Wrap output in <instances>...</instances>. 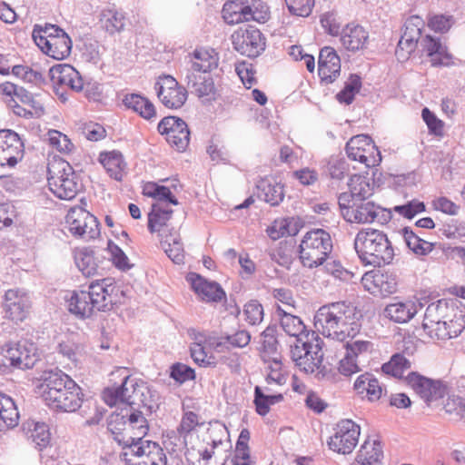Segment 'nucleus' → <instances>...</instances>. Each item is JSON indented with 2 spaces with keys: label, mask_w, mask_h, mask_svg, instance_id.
I'll list each match as a JSON object with an SVG mask.
<instances>
[{
  "label": "nucleus",
  "mask_w": 465,
  "mask_h": 465,
  "mask_svg": "<svg viewBox=\"0 0 465 465\" xmlns=\"http://www.w3.org/2000/svg\"><path fill=\"white\" fill-rule=\"evenodd\" d=\"M361 314L350 302H336L321 306L314 315V327L324 337L344 341L361 329Z\"/></svg>",
  "instance_id": "1"
},
{
  "label": "nucleus",
  "mask_w": 465,
  "mask_h": 465,
  "mask_svg": "<svg viewBox=\"0 0 465 465\" xmlns=\"http://www.w3.org/2000/svg\"><path fill=\"white\" fill-rule=\"evenodd\" d=\"M118 289L112 278L89 284L88 290H74L65 297L68 310L81 319L91 317L95 311L110 310L116 302Z\"/></svg>",
  "instance_id": "2"
},
{
  "label": "nucleus",
  "mask_w": 465,
  "mask_h": 465,
  "mask_svg": "<svg viewBox=\"0 0 465 465\" xmlns=\"http://www.w3.org/2000/svg\"><path fill=\"white\" fill-rule=\"evenodd\" d=\"M39 389L44 401L52 409L73 412L82 406L81 388L62 371H45Z\"/></svg>",
  "instance_id": "3"
},
{
  "label": "nucleus",
  "mask_w": 465,
  "mask_h": 465,
  "mask_svg": "<svg viewBox=\"0 0 465 465\" xmlns=\"http://www.w3.org/2000/svg\"><path fill=\"white\" fill-rule=\"evenodd\" d=\"M354 249L364 265L381 267L391 264L395 252L388 235L381 230H360L354 239Z\"/></svg>",
  "instance_id": "4"
},
{
  "label": "nucleus",
  "mask_w": 465,
  "mask_h": 465,
  "mask_svg": "<svg viewBox=\"0 0 465 465\" xmlns=\"http://www.w3.org/2000/svg\"><path fill=\"white\" fill-rule=\"evenodd\" d=\"M40 360L36 344L29 340L8 342L0 348V375L32 369Z\"/></svg>",
  "instance_id": "5"
},
{
  "label": "nucleus",
  "mask_w": 465,
  "mask_h": 465,
  "mask_svg": "<svg viewBox=\"0 0 465 465\" xmlns=\"http://www.w3.org/2000/svg\"><path fill=\"white\" fill-rule=\"evenodd\" d=\"M47 181L51 192L63 200L74 198L82 189L73 167L64 160H54L48 163Z\"/></svg>",
  "instance_id": "6"
},
{
  "label": "nucleus",
  "mask_w": 465,
  "mask_h": 465,
  "mask_svg": "<svg viewBox=\"0 0 465 465\" xmlns=\"http://www.w3.org/2000/svg\"><path fill=\"white\" fill-rule=\"evenodd\" d=\"M322 340L312 333V339L306 335V341L296 339L293 345H291V358L295 365L305 373H322L323 371L322 361Z\"/></svg>",
  "instance_id": "7"
},
{
  "label": "nucleus",
  "mask_w": 465,
  "mask_h": 465,
  "mask_svg": "<svg viewBox=\"0 0 465 465\" xmlns=\"http://www.w3.org/2000/svg\"><path fill=\"white\" fill-rule=\"evenodd\" d=\"M299 248L303 266L314 268L326 261L332 250V241L329 232L315 229L305 233Z\"/></svg>",
  "instance_id": "8"
},
{
  "label": "nucleus",
  "mask_w": 465,
  "mask_h": 465,
  "mask_svg": "<svg viewBox=\"0 0 465 465\" xmlns=\"http://www.w3.org/2000/svg\"><path fill=\"white\" fill-rule=\"evenodd\" d=\"M391 219V211L376 205L372 201L353 202L352 209L345 211V221L356 223H371L377 222L387 223Z\"/></svg>",
  "instance_id": "9"
},
{
  "label": "nucleus",
  "mask_w": 465,
  "mask_h": 465,
  "mask_svg": "<svg viewBox=\"0 0 465 465\" xmlns=\"http://www.w3.org/2000/svg\"><path fill=\"white\" fill-rule=\"evenodd\" d=\"M345 149L350 159L358 161L369 168L378 165L381 161V152L371 138L366 134L351 137Z\"/></svg>",
  "instance_id": "10"
},
{
  "label": "nucleus",
  "mask_w": 465,
  "mask_h": 465,
  "mask_svg": "<svg viewBox=\"0 0 465 465\" xmlns=\"http://www.w3.org/2000/svg\"><path fill=\"white\" fill-rule=\"evenodd\" d=\"M65 221L69 232L84 241L95 239L100 234L96 217L81 207L72 208L68 212Z\"/></svg>",
  "instance_id": "11"
},
{
  "label": "nucleus",
  "mask_w": 465,
  "mask_h": 465,
  "mask_svg": "<svg viewBox=\"0 0 465 465\" xmlns=\"http://www.w3.org/2000/svg\"><path fill=\"white\" fill-rule=\"evenodd\" d=\"M32 307L31 297L22 289H9L4 296L3 308L5 317L15 323L24 322Z\"/></svg>",
  "instance_id": "12"
},
{
  "label": "nucleus",
  "mask_w": 465,
  "mask_h": 465,
  "mask_svg": "<svg viewBox=\"0 0 465 465\" xmlns=\"http://www.w3.org/2000/svg\"><path fill=\"white\" fill-rule=\"evenodd\" d=\"M360 433L358 424L351 420H343L337 424L335 433L330 438L328 445L333 451L349 454L356 447Z\"/></svg>",
  "instance_id": "13"
},
{
  "label": "nucleus",
  "mask_w": 465,
  "mask_h": 465,
  "mask_svg": "<svg viewBox=\"0 0 465 465\" xmlns=\"http://www.w3.org/2000/svg\"><path fill=\"white\" fill-rule=\"evenodd\" d=\"M158 131L166 136L168 143L179 152H183L190 142L187 124L176 116H167L158 124Z\"/></svg>",
  "instance_id": "14"
},
{
  "label": "nucleus",
  "mask_w": 465,
  "mask_h": 465,
  "mask_svg": "<svg viewBox=\"0 0 465 465\" xmlns=\"http://www.w3.org/2000/svg\"><path fill=\"white\" fill-rule=\"evenodd\" d=\"M125 456L136 459L134 465H166V456L161 446L149 440L131 444L124 451Z\"/></svg>",
  "instance_id": "15"
},
{
  "label": "nucleus",
  "mask_w": 465,
  "mask_h": 465,
  "mask_svg": "<svg viewBox=\"0 0 465 465\" xmlns=\"http://www.w3.org/2000/svg\"><path fill=\"white\" fill-rule=\"evenodd\" d=\"M423 26L424 22L418 15H412L405 22L403 34L395 51V55L400 62L408 60L411 54L415 51L422 38Z\"/></svg>",
  "instance_id": "16"
},
{
  "label": "nucleus",
  "mask_w": 465,
  "mask_h": 465,
  "mask_svg": "<svg viewBox=\"0 0 465 465\" xmlns=\"http://www.w3.org/2000/svg\"><path fill=\"white\" fill-rule=\"evenodd\" d=\"M408 385L426 402L441 399L447 393L446 386L439 380H432L417 372H411L406 378Z\"/></svg>",
  "instance_id": "17"
},
{
  "label": "nucleus",
  "mask_w": 465,
  "mask_h": 465,
  "mask_svg": "<svg viewBox=\"0 0 465 465\" xmlns=\"http://www.w3.org/2000/svg\"><path fill=\"white\" fill-rule=\"evenodd\" d=\"M24 155V143L19 135L9 129L0 130V165L15 166Z\"/></svg>",
  "instance_id": "18"
},
{
  "label": "nucleus",
  "mask_w": 465,
  "mask_h": 465,
  "mask_svg": "<svg viewBox=\"0 0 465 465\" xmlns=\"http://www.w3.org/2000/svg\"><path fill=\"white\" fill-rule=\"evenodd\" d=\"M232 38L234 49L248 57L258 56L265 48V38L256 28L237 32Z\"/></svg>",
  "instance_id": "19"
},
{
  "label": "nucleus",
  "mask_w": 465,
  "mask_h": 465,
  "mask_svg": "<svg viewBox=\"0 0 465 465\" xmlns=\"http://www.w3.org/2000/svg\"><path fill=\"white\" fill-rule=\"evenodd\" d=\"M155 88L159 99L167 108L177 109L186 102L187 91L171 75L162 78L161 83H156Z\"/></svg>",
  "instance_id": "20"
},
{
  "label": "nucleus",
  "mask_w": 465,
  "mask_h": 465,
  "mask_svg": "<svg viewBox=\"0 0 465 465\" xmlns=\"http://www.w3.org/2000/svg\"><path fill=\"white\" fill-rule=\"evenodd\" d=\"M421 51L430 57L432 66H450L452 62V54L449 53L448 48L444 45L440 38L432 37L430 35L422 37L419 44Z\"/></svg>",
  "instance_id": "21"
},
{
  "label": "nucleus",
  "mask_w": 465,
  "mask_h": 465,
  "mask_svg": "<svg viewBox=\"0 0 465 465\" xmlns=\"http://www.w3.org/2000/svg\"><path fill=\"white\" fill-rule=\"evenodd\" d=\"M341 73V59L334 48L324 46L321 49L318 60V74L322 81L331 84Z\"/></svg>",
  "instance_id": "22"
},
{
  "label": "nucleus",
  "mask_w": 465,
  "mask_h": 465,
  "mask_svg": "<svg viewBox=\"0 0 465 465\" xmlns=\"http://www.w3.org/2000/svg\"><path fill=\"white\" fill-rule=\"evenodd\" d=\"M186 280L191 283L193 291L204 301L217 302L225 298V292L219 283L209 282L200 274L189 272Z\"/></svg>",
  "instance_id": "23"
},
{
  "label": "nucleus",
  "mask_w": 465,
  "mask_h": 465,
  "mask_svg": "<svg viewBox=\"0 0 465 465\" xmlns=\"http://www.w3.org/2000/svg\"><path fill=\"white\" fill-rule=\"evenodd\" d=\"M54 84L68 87L72 91L79 92L83 89L84 82L79 73L69 64L53 66L50 71Z\"/></svg>",
  "instance_id": "24"
},
{
  "label": "nucleus",
  "mask_w": 465,
  "mask_h": 465,
  "mask_svg": "<svg viewBox=\"0 0 465 465\" xmlns=\"http://www.w3.org/2000/svg\"><path fill=\"white\" fill-rule=\"evenodd\" d=\"M39 43L40 45L38 47L41 51L55 60L67 58L72 51V40L66 33L54 38H40Z\"/></svg>",
  "instance_id": "25"
},
{
  "label": "nucleus",
  "mask_w": 465,
  "mask_h": 465,
  "mask_svg": "<svg viewBox=\"0 0 465 465\" xmlns=\"http://www.w3.org/2000/svg\"><path fill=\"white\" fill-rule=\"evenodd\" d=\"M447 300H439L431 302L426 308L422 327L426 333L432 339L437 337V331L443 325L442 315L447 312Z\"/></svg>",
  "instance_id": "26"
},
{
  "label": "nucleus",
  "mask_w": 465,
  "mask_h": 465,
  "mask_svg": "<svg viewBox=\"0 0 465 465\" xmlns=\"http://www.w3.org/2000/svg\"><path fill=\"white\" fill-rule=\"evenodd\" d=\"M256 189L258 197L272 206L283 201V185L273 177L261 178L256 183Z\"/></svg>",
  "instance_id": "27"
},
{
  "label": "nucleus",
  "mask_w": 465,
  "mask_h": 465,
  "mask_svg": "<svg viewBox=\"0 0 465 465\" xmlns=\"http://www.w3.org/2000/svg\"><path fill=\"white\" fill-rule=\"evenodd\" d=\"M341 42L348 51L356 52L366 46L369 35L361 25L349 24L341 32Z\"/></svg>",
  "instance_id": "28"
},
{
  "label": "nucleus",
  "mask_w": 465,
  "mask_h": 465,
  "mask_svg": "<svg viewBox=\"0 0 465 465\" xmlns=\"http://www.w3.org/2000/svg\"><path fill=\"white\" fill-rule=\"evenodd\" d=\"M185 82L192 93L199 97H208V99H211L215 94L214 83L209 74L187 72Z\"/></svg>",
  "instance_id": "29"
},
{
  "label": "nucleus",
  "mask_w": 465,
  "mask_h": 465,
  "mask_svg": "<svg viewBox=\"0 0 465 465\" xmlns=\"http://www.w3.org/2000/svg\"><path fill=\"white\" fill-rule=\"evenodd\" d=\"M417 312V305L411 301L390 303L383 310L384 317L396 323L408 322Z\"/></svg>",
  "instance_id": "30"
},
{
  "label": "nucleus",
  "mask_w": 465,
  "mask_h": 465,
  "mask_svg": "<svg viewBox=\"0 0 465 465\" xmlns=\"http://www.w3.org/2000/svg\"><path fill=\"white\" fill-rule=\"evenodd\" d=\"M126 411L122 409L120 412H113L107 420V429L113 435L114 440L125 450L131 444V436L127 435L125 430Z\"/></svg>",
  "instance_id": "31"
},
{
  "label": "nucleus",
  "mask_w": 465,
  "mask_h": 465,
  "mask_svg": "<svg viewBox=\"0 0 465 465\" xmlns=\"http://www.w3.org/2000/svg\"><path fill=\"white\" fill-rule=\"evenodd\" d=\"M19 412L13 399L0 394V431L16 427L19 423Z\"/></svg>",
  "instance_id": "32"
},
{
  "label": "nucleus",
  "mask_w": 465,
  "mask_h": 465,
  "mask_svg": "<svg viewBox=\"0 0 465 465\" xmlns=\"http://www.w3.org/2000/svg\"><path fill=\"white\" fill-rule=\"evenodd\" d=\"M275 313L279 317L280 325L286 334L302 339L301 335L305 332L306 327L300 317L293 315L292 311H287L279 305Z\"/></svg>",
  "instance_id": "33"
},
{
  "label": "nucleus",
  "mask_w": 465,
  "mask_h": 465,
  "mask_svg": "<svg viewBox=\"0 0 465 465\" xmlns=\"http://www.w3.org/2000/svg\"><path fill=\"white\" fill-rule=\"evenodd\" d=\"M450 322H443L437 331V340H448L456 338L465 330V306L460 307L456 314L451 315Z\"/></svg>",
  "instance_id": "34"
},
{
  "label": "nucleus",
  "mask_w": 465,
  "mask_h": 465,
  "mask_svg": "<svg viewBox=\"0 0 465 465\" xmlns=\"http://www.w3.org/2000/svg\"><path fill=\"white\" fill-rule=\"evenodd\" d=\"M124 411H126V420L132 432V444L143 440L149 430L146 418L142 411L134 408H124Z\"/></svg>",
  "instance_id": "35"
},
{
  "label": "nucleus",
  "mask_w": 465,
  "mask_h": 465,
  "mask_svg": "<svg viewBox=\"0 0 465 465\" xmlns=\"http://www.w3.org/2000/svg\"><path fill=\"white\" fill-rule=\"evenodd\" d=\"M355 391L361 395H366L371 401L381 398L382 388L373 374L366 372L360 375L354 382Z\"/></svg>",
  "instance_id": "36"
},
{
  "label": "nucleus",
  "mask_w": 465,
  "mask_h": 465,
  "mask_svg": "<svg viewBox=\"0 0 465 465\" xmlns=\"http://www.w3.org/2000/svg\"><path fill=\"white\" fill-rule=\"evenodd\" d=\"M383 451L378 440H365L357 453L356 461L361 465H381Z\"/></svg>",
  "instance_id": "37"
},
{
  "label": "nucleus",
  "mask_w": 465,
  "mask_h": 465,
  "mask_svg": "<svg viewBox=\"0 0 465 465\" xmlns=\"http://www.w3.org/2000/svg\"><path fill=\"white\" fill-rule=\"evenodd\" d=\"M192 66L187 72L207 74L218 65V58L213 50L200 49L193 52Z\"/></svg>",
  "instance_id": "38"
},
{
  "label": "nucleus",
  "mask_w": 465,
  "mask_h": 465,
  "mask_svg": "<svg viewBox=\"0 0 465 465\" xmlns=\"http://www.w3.org/2000/svg\"><path fill=\"white\" fill-rule=\"evenodd\" d=\"M27 437L35 443V447L43 450L50 444L51 433L48 426L44 422H27L24 424Z\"/></svg>",
  "instance_id": "39"
},
{
  "label": "nucleus",
  "mask_w": 465,
  "mask_h": 465,
  "mask_svg": "<svg viewBox=\"0 0 465 465\" xmlns=\"http://www.w3.org/2000/svg\"><path fill=\"white\" fill-rule=\"evenodd\" d=\"M100 162L112 178L116 181L123 179L125 163L120 152L112 151L101 153Z\"/></svg>",
  "instance_id": "40"
},
{
  "label": "nucleus",
  "mask_w": 465,
  "mask_h": 465,
  "mask_svg": "<svg viewBox=\"0 0 465 465\" xmlns=\"http://www.w3.org/2000/svg\"><path fill=\"white\" fill-rule=\"evenodd\" d=\"M124 104L144 119L150 120L156 115L154 105L147 98L140 94H131L125 95Z\"/></svg>",
  "instance_id": "41"
},
{
  "label": "nucleus",
  "mask_w": 465,
  "mask_h": 465,
  "mask_svg": "<svg viewBox=\"0 0 465 465\" xmlns=\"http://www.w3.org/2000/svg\"><path fill=\"white\" fill-rule=\"evenodd\" d=\"M173 210L163 206L160 203L152 205V211L148 214V229L151 232H161L163 227L171 219Z\"/></svg>",
  "instance_id": "42"
},
{
  "label": "nucleus",
  "mask_w": 465,
  "mask_h": 465,
  "mask_svg": "<svg viewBox=\"0 0 465 465\" xmlns=\"http://www.w3.org/2000/svg\"><path fill=\"white\" fill-rule=\"evenodd\" d=\"M100 22L110 35L120 33L125 26V16L116 9H104L101 13Z\"/></svg>",
  "instance_id": "43"
},
{
  "label": "nucleus",
  "mask_w": 465,
  "mask_h": 465,
  "mask_svg": "<svg viewBox=\"0 0 465 465\" xmlns=\"http://www.w3.org/2000/svg\"><path fill=\"white\" fill-rule=\"evenodd\" d=\"M134 405L143 406L152 411L157 406L158 394L145 383H138L137 388L134 389Z\"/></svg>",
  "instance_id": "44"
},
{
  "label": "nucleus",
  "mask_w": 465,
  "mask_h": 465,
  "mask_svg": "<svg viewBox=\"0 0 465 465\" xmlns=\"http://www.w3.org/2000/svg\"><path fill=\"white\" fill-rule=\"evenodd\" d=\"M244 5L245 0H234L226 2L223 7V17L227 24H239L246 19Z\"/></svg>",
  "instance_id": "45"
},
{
  "label": "nucleus",
  "mask_w": 465,
  "mask_h": 465,
  "mask_svg": "<svg viewBox=\"0 0 465 465\" xmlns=\"http://www.w3.org/2000/svg\"><path fill=\"white\" fill-rule=\"evenodd\" d=\"M244 5L246 21H255L258 23H265L270 18V10L268 5L262 0H245Z\"/></svg>",
  "instance_id": "46"
},
{
  "label": "nucleus",
  "mask_w": 465,
  "mask_h": 465,
  "mask_svg": "<svg viewBox=\"0 0 465 465\" xmlns=\"http://www.w3.org/2000/svg\"><path fill=\"white\" fill-rule=\"evenodd\" d=\"M348 185L350 192L354 198H357V201L367 200L373 193V185L370 183L368 178L361 175H352Z\"/></svg>",
  "instance_id": "47"
},
{
  "label": "nucleus",
  "mask_w": 465,
  "mask_h": 465,
  "mask_svg": "<svg viewBox=\"0 0 465 465\" xmlns=\"http://www.w3.org/2000/svg\"><path fill=\"white\" fill-rule=\"evenodd\" d=\"M294 254V246L287 242H280L278 246L271 249L269 255L272 261L286 269H290Z\"/></svg>",
  "instance_id": "48"
},
{
  "label": "nucleus",
  "mask_w": 465,
  "mask_h": 465,
  "mask_svg": "<svg viewBox=\"0 0 465 465\" xmlns=\"http://www.w3.org/2000/svg\"><path fill=\"white\" fill-rule=\"evenodd\" d=\"M74 261L77 268L84 276L91 277L97 273L98 264L92 251L84 249L77 252Z\"/></svg>",
  "instance_id": "49"
},
{
  "label": "nucleus",
  "mask_w": 465,
  "mask_h": 465,
  "mask_svg": "<svg viewBox=\"0 0 465 465\" xmlns=\"http://www.w3.org/2000/svg\"><path fill=\"white\" fill-rule=\"evenodd\" d=\"M402 235L406 245L415 254L426 255L433 249V244L431 242L422 240L408 227L402 229Z\"/></svg>",
  "instance_id": "50"
},
{
  "label": "nucleus",
  "mask_w": 465,
  "mask_h": 465,
  "mask_svg": "<svg viewBox=\"0 0 465 465\" xmlns=\"http://www.w3.org/2000/svg\"><path fill=\"white\" fill-rule=\"evenodd\" d=\"M132 386L131 378L126 376L120 386L105 388L103 391V399L104 402L109 406H114L117 404L124 405V396L123 393L124 391H128V388L132 389Z\"/></svg>",
  "instance_id": "51"
},
{
  "label": "nucleus",
  "mask_w": 465,
  "mask_h": 465,
  "mask_svg": "<svg viewBox=\"0 0 465 465\" xmlns=\"http://www.w3.org/2000/svg\"><path fill=\"white\" fill-rule=\"evenodd\" d=\"M411 367V362L409 359L401 353H396L391 357L390 361L382 365L381 370L385 374L401 378L404 371Z\"/></svg>",
  "instance_id": "52"
},
{
  "label": "nucleus",
  "mask_w": 465,
  "mask_h": 465,
  "mask_svg": "<svg viewBox=\"0 0 465 465\" xmlns=\"http://www.w3.org/2000/svg\"><path fill=\"white\" fill-rule=\"evenodd\" d=\"M144 194L155 199L156 203H162L163 206L165 203L178 204V201L173 195L171 190L166 186L158 185L157 183H148L144 188Z\"/></svg>",
  "instance_id": "53"
},
{
  "label": "nucleus",
  "mask_w": 465,
  "mask_h": 465,
  "mask_svg": "<svg viewBox=\"0 0 465 465\" xmlns=\"http://www.w3.org/2000/svg\"><path fill=\"white\" fill-rule=\"evenodd\" d=\"M283 396L282 394L267 395L264 394L259 386L254 389V404L256 411L261 416H265L269 411L270 406L282 401Z\"/></svg>",
  "instance_id": "54"
},
{
  "label": "nucleus",
  "mask_w": 465,
  "mask_h": 465,
  "mask_svg": "<svg viewBox=\"0 0 465 465\" xmlns=\"http://www.w3.org/2000/svg\"><path fill=\"white\" fill-rule=\"evenodd\" d=\"M372 346L371 341L361 340L350 341L343 344V347L346 349L345 354L356 359L359 362H361V358H366L371 352Z\"/></svg>",
  "instance_id": "55"
},
{
  "label": "nucleus",
  "mask_w": 465,
  "mask_h": 465,
  "mask_svg": "<svg viewBox=\"0 0 465 465\" xmlns=\"http://www.w3.org/2000/svg\"><path fill=\"white\" fill-rule=\"evenodd\" d=\"M373 283L382 296H388L396 292L398 287L396 276L391 273L375 275Z\"/></svg>",
  "instance_id": "56"
},
{
  "label": "nucleus",
  "mask_w": 465,
  "mask_h": 465,
  "mask_svg": "<svg viewBox=\"0 0 465 465\" xmlns=\"http://www.w3.org/2000/svg\"><path fill=\"white\" fill-rule=\"evenodd\" d=\"M361 86V77L356 74H351L349 81L345 84L344 88L337 94V100L346 104H351L355 94L360 91Z\"/></svg>",
  "instance_id": "57"
},
{
  "label": "nucleus",
  "mask_w": 465,
  "mask_h": 465,
  "mask_svg": "<svg viewBox=\"0 0 465 465\" xmlns=\"http://www.w3.org/2000/svg\"><path fill=\"white\" fill-rule=\"evenodd\" d=\"M243 315L250 325H258L263 320V307L258 301L252 300L244 305Z\"/></svg>",
  "instance_id": "58"
},
{
  "label": "nucleus",
  "mask_w": 465,
  "mask_h": 465,
  "mask_svg": "<svg viewBox=\"0 0 465 465\" xmlns=\"http://www.w3.org/2000/svg\"><path fill=\"white\" fill-rule=\"evenodd\" d=\"M65 32L59 26L52 24H45L44 26L35 25L33 29L32 36L37 46L40 45L39 39H50L59 36Z\"/></svg>",
  "instance_id": "59"
},
{
  "label": "nucleus",
  "mask_w": 465,
  "mask_h": 465,
  "mask_svg": "<svg viewBox=\"0 0 465 465\" xmlns=\"http://www.w3.org/2000/svg\"><path fill=\"white\" fill-rule=\"evenodd\" d=\"M50 144L64 153H69L74 149L71 140L64 134L57 130H50L47 133Z\"/></svg>",
  "instance_id": "60"
},
{
  "label": "nucleus",
  "mask_w": 465,
  "mask_h": 465,
  "mask_svg": "<svg viewBox=\"0 0 465 465\" xmlns=\"http://www.w3.org/2000/svg\"><path fill=\"white\" fill-rule=\"evenodd\" d=\"M285 3L291 14L302 17L309 16L314 6V0H285Z\"/></svg>",
  "instance_id": "61"
},
{
  "label": "nucleus",
  "mask_w": 465,
  "mask_h": 465,
  "mask_svg": "<svg viewBox=\"0 0 465 465\" xmlns=\"http://www.w3.org/2000/svg\"><path fill=\"white\" fill-rule=\"evenodd\" d=\"M392 210L404 218L412 219L416 214L425 211V204L419 200H411L405 204L394 206Z\"/></svg>",
  "instance_id": "62"
},
{
  "label": "nucleus",
  "mask_w": 465,
  "mask_h": 465,
  "mask_svg": "<svg viewBox=\"0 0 465 465\" xmlns=\"http://www.w3.org/2000/svg\"><path fill=\"white\" fill-rule=\"evenodd\" d=\"M320 21L327 34L332 36L341 35V21L335 12L331 11L322 14Z\"/></svg>",
  "instance_id": "63"
},
{
  "label": "nucleus",
  "mask_w": 465,
  "mask_h": 465,
  "mask_svg": "<svg viewBox=\"0 0 465 465\" xmlns=\"http://www.w3.org/2000/svg\"><path fill=\"white\" fill-rule=\"evenodd\" d=\"M277 328L275 325H269L262 333L263 352L275 354L278 348V341L276 339Z\"/></svg>",
  "instance_id": "64"
}]
</instances>
